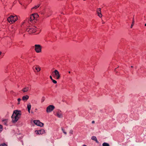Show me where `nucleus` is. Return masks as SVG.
I'll use <instances>...</instances> for the list:
<instances>
[{"label":"nucleus","instance_id":"nucleus-4","mask_svg":"<svg viewBox=\"0 0 146 146\" xmlns=\"http://www.w3.org/2000/svg\"><path fill=\"white\" fill-rule=\"evenodd\" d=\"M37 30V28L34 26L30 27L27 29V31H29L30 33H35Z\"/></svg>","mask_w":146,"mask_h":146},{"label":"nucleus","instance_id":"nucleus-26","mask_svg":"<svg viewBox=\"0 0 146 146\" xmlns=\"http://www.w3.org/2000/svg\"><path fill=\"white\" fill-rule=\"evenodd\" d=\"M3 130V127L2 125H0V132L2 130Z\"/></svg>","mask_w":146,"mask_h":146},{"label":"nucleus","instance_id":"nucleus-8","mask_svg":"<svg viewBox=\"0 0 146 146\" xmlns=\"http://www.w3.org/2000/svg\"><path fill=\"white\" fill-rule=\"evenodd\" d=\"M33 69L35 72L36 71L37 72L40 71L41 70L40 66L37 65H35L33 66Z\"/></svg>","mask_w":146,"mask_h":146},{"label":"nucleus","instance_id":"nucleus-31","mask_svg":"<svg viewBox=\"0 0 146 146\" xmlns=\"http://www.w3.org/2000/svg\"><path fill=\"white\" fill-rule=\"evenodd\" d=\"M50 79L52 80H53L52 79V77L51 76H50Z\"/></svg>","mask_w":146,"mask_h":146},{"label":"nucleus","instance_id":"nucleus-25","mask_svg":"<svg viewBox=\"0 0 146 146\" xmlns=\"http://www.w3.org/2000/svg\"><path fill=\"white\" fill-rule=\"evenodd\" d=\"M0 146H7V145L5 143H3L0 145Z\"/></svg>","mask_w":146,"mask_h":146},{"label":"nucleus","instance_id":"nucleus-1","mask_svg":"<svg viewBox=\"0 0 146 146\" xmlns=\"http://www.w3.org/2000/svg\"><path fill=\"white\" fill-rule=\"evenodd\" d=\"M21 115V111L15 110L14 111L11 117L12 119V121L13 122H15L20 118Z\"/></svg>","mask_w":146,"mask_h":146},{"label":"nucleus","instance_id":"nucleus-7","mask_svg":"<svg viewBox=\"0 0 146 146\" xmlns=\"http://www.w3.org/2000/svg\"><path fill=\"white\" fill-rule=\"evenodd\" d=\"M55 107L52 105H50L46 108V112L47 113L50 112L54 109Z\"/></svg>","mask_w":146,"mask_h":146},{"label":"nucleus","instance_id":"nucleus-13","mask_svg":"<svg viewBox=\"0 0 146 146\" xmlns=\"http://www.w3.org/2000/svg\"><path fill=\"white\" fill-rule=\"evenodd\" d=\"M29 98V96L27 95L23 96L22 98V100L24 101H26Z\"/></svg>","mask_w":146,"mask_h":146},{"label":"nucleus","instance_id":"nucleus-20","mask_svg":"<svg viewBox=\"0 0 146 146\" xmlns=\"http://www.w3.org/2000/svg\"><path fill=\"white\" fill-rule=\"evenodd\" d=\"M103 146H110L107 143H104L102 144Z\"/></svg>","mask_w":146,"mask_h":146},{"label":"nucleus","instance_id":"nucleus-3","mask_svg":"<svg viewBox=\"0 0 146 146\" xmlns=\"http://www.w3.org/2000/svg\"><path fill=\"white\" fill-rule=\"evenodd\" d=\"M38 17V15L37 13H34L30 16V18L28 19V21L32 22H35L37 20V18Z\"/></svg>","mask_w":146,"mask_h":146},{"label":"nucleus","instance_id":"nucleus-2","mask_svg":"<svg viewBox=\"0 0 146 146\" xmlns=\"http://www.w3.org/2000/svg\"><path fill=\"white\" fill-rule=\"evenodd\" d=\"M18 19L17 16L15 15H10L7 18L8 21L11 24L14 23Z\"/></svg>","mask_w":146,"mask_h":146},{"label":"nucleus","instance_id":"nucleus-28","mask_svg":"<svg viewBox=\"0 0 146 146\" xmlns=\"http://www.w3.org/2000/svg\"><path fill=\"white\" fill-rule=\"evenodd\" d=\"M53 82L54 83V84H56L57 83V82L56 80H53V79L52 80Z\"/></svg>","mask_w":146,"mask_h":146},{"label":"nucleus","instance_id":"nucleus-32","mask_svg":"<svg viewBox=\"0 0 146 146\" xmlns=\"http://www.w3.org/2000/svg\"><path fill=\"white\" fill-rule=\"evenodd\" d=\"M92 123H95V121H92Z\"/></svg>","mask_w":146,"mask_h":146},{"label":"nucleus","instance_id":"nucleus-38","mask_svg":"<svg viewBox=\"0 0 146 146\" xmlns=\"http://www.w3.org/2000/svg\"><path fill=\"white\" fill-rule=\"evenodd\" d=\"M102 23H104V22H103V21H102Z\"/></svg>","mask_w":146,"mask_h":146},{"label":"nucleus","instance_id":"nucleus-30","mask_svg":"<svg viewBox=\"0 0 146 146\" xmlns=\"http://www.w3.org/2000/svg\"><path fill=\"white\" fill-rule=\"evenodd\" d=\"M73 131L72 130H71L69 132L71 134H73Z\"/></svg>","mask_w":146,"mask_h":146},{"label":"nucleus","instance_id":"nucleus-5","mask_svg":"<svg viewBox=\"0 0 146 146\" xmlns=\"http://www.w3.org/2000/svg\"><path fill=\"white\" fill-rule=\"evenodd\" d=\"M53 76L56 79H59L60 78V75L58 71L55 70L52 72Z\"/></svg>","mask_w":146,"mask_h":146},{"label":"nucleus","instance_id":"nucleus-10","mask_svg":"<svg viewBox=\"0 0 146 146\" xmlns=\"http://www.w3.org/2000/svg\"><path fill=\"white\" fill-rule=\"evenodd\" d=\"M56 115L58 117L62 118L63 117L61 111L58 110L57 112Z\"/></svg>","mask_w":146,"mask_h":146},{"label":"nucleus","instance_id":"nucleus-24","mask_svg":"<svg viewBox=\"0 0 146 146\" xmlns=\"http://www.w3.org/2000/svg\"><path fill=\"white\" fill-rule=\"evenodd\" d=\"M44 124L40 121V123H39V124L38 126H40V127H42L43 126Z\"/></svg>","mask_w":146,"mask_h":146},{"label":"nucleus","instance_id":"nucleus-18","mask_svg":"<svg viewBox=\"0 0 146 146\" xmlns=\"http://www.w3.org/2000/svg\"><path fill=\"white\" fill-rule=\"evenodd\" d=\"M40 6V4H38L37 5H36L34 7H33L32 8V9H37V8H38Z\"/></svg>","mask_w":146,"mask_h":146},{"label":"nucleus","instance_id":"nucleus-9","mask_svg":"<svg viewBox=\"0 0 146 146\" xmlns=\"http://www.w3.org/2000/svg\"><path fill=\"white\" fill-rule=\"evenodd\" d=\"M31 88L30 86H27L23 88L22 91L23 92H26L30 90Z\"/></svg>","mask_w":146,"mask_h":146},{"label":"nucleus","instance_id":"nucleus-37","mask_svg":"<svg viewBox=\"0 0 146 146\" xmlns=\"http://www.w3.org/2000/svg\"><path fill=\"white\" fill-rule=\"evenodd\" d=\"M131 68H133V66H131Z\"/></svg>","mask_w":146,"mask_h":146},{"label":"nucleus","instance_id":"nucleus-17","mask_svg":"<svg viewBox=\"0 0 146 146\" xmlns=\"http://www.w3.org/2000/svg\"><path fill=\"white\" fill-rule=\"evenodd\" d=\"M34 122L35 124L38 126L40 123V121L38 120H34Z\"/></svg>","mask_w":146,"mask_h":146},{"label":"nucleus","instance_id":"nucleus-29","mask_svg":"<svg viewBox=\"0 0 146 146\" xmlns=\"http://www.w3.org/2000/svg\"><path fill=\"white\" fill-rule=\"evenodd\" d=\"M44 97H43L41 100V102H44Z\"/></svg>","mask_w":146,"mask_h":146},{"label":"nucleus","instance_id":"nucleus-12","mask_svg":"<svg viewBox=\"0 0 146 146\" xmlns=\"http://www.w3.org/2000/svg\"><path fill=\"white\" fill-rule=\"evenodd\" d=\"M97 12L98 15L100 17H101L102 16V14L101 13V9L100 8H98L97 10Z\"/></svg>","mask_w":146,"mask_h":146},{"label":"nucleus","instance_id":"nucleus-34","mask_svg":"<svg viewBox=\"0 0 146 146\" xmlns=\"http://www.w3.org/2000/svg\"><path fill=\"white\" fill-rule=\"evenodd\" d=\"M1 52H0V55L1 54Z\"/></svg>","mask_w":146,"mask_h":146},{"label":"nucleus","instance_id":"nucleus-27","mask_svg":"<svg viewBox=\"0 0 146 146\" xmlns=\"http://www.w3.org/2000/svg\"><path fill=\"white\" fill-rule=\"evenodd\" d=\"M62 131L63 132V133L66 135V132L65 131V130L63 129V128H62Z\"/></svg>","mask_w":146,"mask_h":146},{"label":"nucleus","instance_id":"nucleus-22","mask_svg":"<svg viewBox=\"0 0 146 146\" xmlns=\"http://www.w3.org/2000/svg\"><path fill=\"white\" fill-rule=\"evenodd\" d=\"M50 11V10L48 9L46 10H44V13H48Z\"/></svg>","mask_w":146,"mask_h":146},{"label":"nucleus","instance_id":"nucleus-36","mask_svg":"<svg viewBox=\"0 0 146 146\" xmlns=\"http://www.w3.org/2000/svg\"><path fill=\"white\" fill-rule=\"evenodd\" d=\"M83 146H86V145H83Z\"/></svg>","mask_w":146,"mask_h":146},{"label":"nucleus","instance_id":"nucleus-15","mask_svg":"<svg viewBox=\"0 0 146 146\" xmlns=\"http://www.w3.org/2000/svg\"><path fill=\"white\" fill-rule=\"evenodd\" d=\"M7 122L8 121L7 120V119L3 120L2 121V123L3 124H4L5 125H7Z\"/></svg>","mask_w":146,"mask_h":146},{"label":"nucleus","instance_id":"nucleus-33","mask_svg":"<svg viewBox=\"0 0 146 146\" xmlns=\"http://www.w3.org/2000/svg\"><path fill=\"white\" fill-rule=\"evenodd\" d=\"M145 26H146V23H145Z\"/></svg>","mask_w":146,"mask_h":146},{"label":"nucleus","instance_id":"nucleus-14","mask_svg":"<svg viewBox=\"0 0 146 146\" xmlns=\"http://www.w3.org/2000/svg\"><path fill=\"white\" fill-rule=\"evenodd\" d=\"M31 104L30 103H28L27 105V108L28 109V112H29V113H30V110H31Z\"/></svg>","mask_w":146,"mask_h":146},{"label":"nucleus","instance_id":"nucleus-19","mask_svg":"<svg viewBox=\"0 0 146 146\" xmlns=\"http://www.w3.org/2000/svg\"><path fill=\"white\" fill-rule=\"evenodd\" d=\"M11 93L12 94V95L14 96H16L17 95V94L15 92H14L13 91L11 92Z\"/></svg>","mask_w":146,"mask_h":146},{"label":"nucleus","instance_id":"nucleus-16","mask_svg":"<svg viewBox=\"0 0 146 146\" xmlns=\"http://www.w3.org/2000/svg\"><path fill=\"white\" fill-rule=\"evenodd\" d=\"M91 139L94 140L95 141L96 143H98V141H97L96 137L95 136H93L91 137Z\"/></svg>","mask_w":146,"mask_h":146},{"label":"nucleus","instance_id":"nucleus-6","mask_svg":"<svg viewBox=\"0 0 146 146\" xmlns=\"http://www.w3.org/2000/svg\"><path fill=\"white\" fill-rule=\"evenodd\" d=\"M35 50L36 52L39 53L41 51V46L39 44H35Z\"/></svg>","mask_w":146,"mask_h":146},{"label":"nucleus","instance_id":"nucleus-35","mask_svg":"<svg viewBox=\"0 0 146 146\" xmlns=\"http://www.w3.org/2000/svg\"><path fill=\"white\" fill-rule=\"evenodd\" d=\"M68 73H70V71H69V72H68Z\"/></svg>","mask_w":146,"mask_h":146},{"label":"nucleus","instance_id":"nucleus-21","mask_svg":"<svg viewBox=\"0 0 146 146\" xmlns=\"http://www.w3.org/2000/svg\"><path fill=\"white\" fill-rule=\"evenodd\" d=\"M21 99L20 98H19L17 99V104L18 105H19L20 104V101H21Z\"/></svg>","mask_w":146,"mask_h":146},{"label":"nucleus","instance_id":"nucleus-11","mask_svg":"<svg viewBox=\"0 0 146 146\" xmlns=\"http://www.w3.org/2000/svg\"><path fill=\"white\" fill-rule=\"evenodd\" d=\"M36 134L37 135L42 134L44 133V129H41L38 131H36Z\"/></svg>","mask_w":146,"mask_h":146},{"label":"nucleus","instance_id":"nucleus-23","mask_svg":"<svg viewBox=\"0 0 146 146\" xmlns=\"http://www.w3.org/2000/svg\"><path fill=\"white\" fill-rule=\"evenodd\" d=\"M134 22H135V21H134V19H133V22H132V24L131 25V28H132L133 27V25L134 24Z\"/></svg>","mask_w":146,"mask_h":146}]
</instances>
